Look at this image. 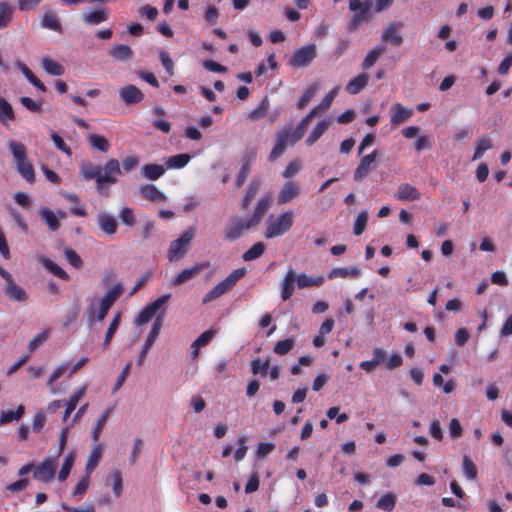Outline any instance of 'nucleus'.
Masks as SVG:
<instances>
[{
	"label": "nucleus",
	"instance_id": "obj_27",
	"mask_svg": "<svg viewBox=\"0 0 512 512\" xmlns=\"http://www.w3.org/2000/svg\"><path fill=\"white\" fill-rule=\"evenodd\" d=\"M25 413L24 405H19L15 411H2L0 413V425L20 420Z\"/></svg>",
	"mask_w": 512,
	"mask_h": 512
},
{
	"label": "nucleus",
	"instance_id": "obj_6",
	"mask_svg": "<svg viewBox=\"0 0 512 512\" xmlns=\"http://www.w3.org/2000/svg\"><path fill=\"white\" fill-rule=\"evenodd\" d=\"M9 146L17 162L19 172L28 182H32V165L25 162L26 149L24 145L15 141H11Z\"/></svg>",
	"mask_w": 512,
	"mask_h": 512
},
{
	"label": "nucleus",
	"instance_id": "obj_56",
	"mask_svg": "<svg viewBox=\"0 0 512 512\" xmlns=\"http://www.w3.org/2000/svg\"><path fill=\"white\" fill-rule=\"evenodd\" d=\"M64 255L67 261L75 268H81L83 266V261L80 256L70 247H66L64 249Z\"/></svg>",
	"mask_w": 512,
	"mask_h": 512
},
{
	"label": "nucleus",
	"instance_id": "obj_7",
	"mask_svg": "<svg viewBox=\"0 0 512 512\" xmlns=\"http://www.w3.org/2000/svg\"><path fill=\"white\" fill-rule=\"evenodd\" d=\"M0 276L5 280L6 285L4 287L5 295L12 301L23 302L28 299V295L24 289L18 286L12 278V275L0 267Z\"/></svg>",
	"mask_w": 512,
	"mask_h": 512
},
{
	"label": "nucleus",
	"instance_id": "obj_55",
	"mask_svg": "<svg viewBox=\"0 0 512 512\" xmlns=\"http://www.w3.org/2000/svg\"><path fill=\"white\" fill-rule=\"evenodd\" d=\"M367 221H368V212L367 211H361L358 214L357 219H356V221L354 223L353 232H354L355 235H360V234L363 233V231L366 228Z\"/></svg>",
	"mask_w": 512,
	"mask_h": 512
},
{
	"label": "nucleus",
	"instance_id": "obj_58",
	"mask_svg": "<svg viewBox=\"0 0 512 512\" xmlns=\"http://www.w3.org/2000/svg\"><path fill=\"white\" fill-rule=\"evenodd\" d=\"M258 190H259V182L258 181H253L250 184V186H249V188L247 190L246 196L244 197V199L242 201L243 209H247L248 208V206L250 205V203L252 202L254 197L257 195Z\"/></svg>",
	"mask_w": 512,
	"mask_h": 512
},
{
	"label": "nucleus",
	"instance_id": "obj_14",
	"mask_svg": "<svg viewBox=\"0 0 512 512\" xmlns=\"http://www.w3.org/2000/svg\"><path fill=\"white\" fill-rule=\"evenodd\" d=\"M300 194V188L295 182H286L278 194V204H286L291 202Z\"/></svg>",
	"mask_w": 512,
	"mask_h": 512
},
{
	"label": "nucleus",
	"instance_id": "obj_57",
	"mask_svg": "<svg viewBox=\"0 0 512 512\" xmlns=\"http://www.w3.org/2000/svg\"><path fill=\"white\" fill-rule=\"evenodd\" d=\"M270 362L268 360L261 362L260 359L253 360L251 362V372L254 375L261 374L262 376H266L268 373Z\"/></svg>",
	"mask_w": 512,
	"mask_h": 512
},
{
	"label": "nucleus",
	"instance_id": "obj_47",
	"mask_svg": "<svg viewBox=\"0 0 512 512\" xmlns=\"http://www.w3.org/2000/svg\"><path fill=\"white\" fill-rule=\"evenodd\" d=\"M120 321H121V314L117 313L114 316L112 322L110 323V325H109V327H108V329L106 331L105 339H104V342H103L104 348H107L109 346L113 335L115 334L116 330L118 329Z\"/></svg>",
	"mask_w": 512,
	"mask_h": 512
},
{
	"label": "nucleus",
	"instance_id": "obj_31",
	"mask_svg": "<svg viewBox=\"0 0 512 512\" xmlns=\"http://www.w3.org/2000/svg\"><path fill=\"white\" fill-rule=\"evenodd\" d=\"M269 207L270 201L268 197L260 199L256 205L253 215L251 216L252 222L258 225L261 222L265 213L268 211Z\"/></svg>",
	"mask_w": 512,
	"mask_h": 512
},
{
	"label": "nucleus",
	"instance_id": "obj_3",
	"mask_svg": "<svg viewBox=\"0 0 512 512\" xmlns=\"http://www.w3.org/2000/svg\"><path fill=\"white\" fill-rule=\"evenodd\" d=\"M195 233L196 228L190 227L181 235V237L171 243L168 250V258L170 261L179 260L185 256Z\"/></svg>",
	"mask_w": 512,
	"mask_h": 512
},
{
	"label": "nucleus",
	"instance_id": "obj_9",
	"mask_svg": "<svg viewBox=\"0 0 512 512\" xmlns=\"http://www.w3.org/2000/svg\"><path fill=\"white\" fill-rule=\"evenodd\" d=\"M292 127H284L277 133L275 145L269 155V161H275L278 159L285 151L290 141L292 140Z\"/></svg>",
	"mask_w": 512,
	"mask_h": 512
},
{
	"label": "nucleus",
	"instance_id": "obj_33",
	"mask_svg": "<svg viewBox=\"0 0 512 512\" xmlns=\"http://www.w3.org/2000/svg\"><path fill=\"white\" fill-rule=\"evenodd\" d=\"M142 174L149 180H157L160 178L165 169L162 165L158 164H147L142 167Z\"/></svg>",
	"mask_w": 512,
	"mask_h": 512
},
{
	"label": "nucleus",
	"instance_id": "obj_37",
	"mask_svg": "<svg viewBox=\"0 0 512 512\" xmlns=\"http://www.w3.org/2000/svg\"><path fill=\"white\" fill-rule=\"evenodd\" d=\"M200 271H201V268L199 266L184 269L179 275H177L175 277L172 284L174 286H180L181 284L185 283L186 281L194 278Z\"/></svg>",
	"mask_w": 512,
	"mask_h": 512
},
{
	"label": "nucleus",
	"instance_id": "obj_45",
	"mask_svg": "<svg viewBox=\"0 0 512 512\" xmlns=\"http://www.w3.org/2000/svg\"><path fill=\"white\" fill-rule=\"evenodd\" d=\"M13 14V7L7 2H0V29L7 26Z\"/></svg>",
	"mask_w": 512,
	"mask_h": 512
},
{
	"label": "nucleus",
	"instance_id": "obj_49",
	"mask_svg": "<svg viewBox=\"0 0 512 512\" xmlns=\"http://www.w3.org/2000/svg\"><path fill=\"white\" fill-rule=\"evenodd\" d=\"M492 148V142L488 137H483L477 141L476 149L473 155V160L480 159L483 154Z\"/></svg>",
	"mask_w": 512,
	"mask_h": 512
},
{
	"label": "nucleus",
	"instance_id": "obj_39",
	"mask_svg": "<svg viewBox=\"0 0 512 512\" xmlns=\"http://www.w3.org/2000/svg\"><path fill=\"white\" fill-rule=\"evenodd\" d=\"M318 84L314 83L308 87L303 96L297 102V109L301 110L315 97L318 92Z\"/></svg>",
	"mask_w": 512,
	"mask_h": 512
},
{
	"label": "nucleus",
	"instance_id": "obj_42",
	"mask_svg": "<svg viewBox=\"0 0 512 512\" xmlns=\"http://www.w3.org/2000/svg\"><path fill=\"white\" fill-rule=\"evenodd\" d=\"M360 273V269L358 267H353L351 269L348 268H335L333 269L328 277L330 279L341 277V278H347V277H357Z\"/></svg>",
	"mask_w": 512,
	"mask_h": 512
},
{
	"label": "nucleus",
	"instance_id": "obj_52",
	"mask_svg": "<svg viewBox=\"0 0 512 512\" xmlns=\"http://www.w3.org/2000/svg\"><path fill=\"white\" fill-rule=\"evenodd\" d=\"M395 503H396L395 495L392 494V493H388V494L382 496L378 500L376 506L379 509H382V510H385V511H391L395 507Z\"/></svg>",
	"mask_w": 512,
	"mask_h": 512
},
{
	"label": "nucleus",
	"instance_id": "obj_43",
	"mask_svg": "<svg viewBox=\"0 0 512 512\" xmlns=\"http://www.w3.org/2000/svg\"><path fill=\"white\" fill-rule=\"evenodd\" d=\"M265 250V245L262 242H258L254 244L251 248H249L243 255L242 259L244 261H252L259 258Z\"/></svg>",
	"mask_w": 512,
	"mask_h": 512
},
{
	"label": "nucleus",
	"instance_id": "obj_5",
	"mask_svg": "<svg viewBox=\"0 0 512 512\" xmlns=\"http://www.w3.org/2000/svg\"><path fill=\"white\" fill-rule=\"evenodd\" d=\"M293 220V212L286 211L282 213L276 220L269 223L265 237L269 239L283 235L292 227Z\"/></svg>",
	"mask_w": 512,
	"mask_h": 512
},
{
	"label": "nucleus",
	"instance_id": "obj_20",
	"mask_svg": "<svg viewBox=\"0 0 512 512\" xmlns=\"http://www.w3.org/2000/svg\"><path fill=\"white\" fill-rule=\"evenodd\" d=\"M369 81V76L365 73L359 74L352 80L348 82L346 85V90L350 94H358L361 90H363Z\"/></svg>",
	"mask_w": 512,
	"mask_h": 512
},
{
	"label": "nucleus",
	"instance_id": "obj_25",
	"mask_svg": "<svg viewBox=\"0 0 512 512\" xmlns=\"http://www.w3.org/2000/svg\"><path fill=\"white\" fill-rule=\"evenodd\" d=\"M98 223H99L100 229L107 235H113L117 231V222H116L115 218L110 215H107V214L99 215Z\"/></svg>",
	"mask_w": 512,
	"mask_h": 512
},
{
	"label": "nucleus",
	"instance_id": "obj_28",
	"mask_svg": "<svg viewBox=\"0 0 512 512\" xmlns=\"http://www.w3.org/2000/svg\"><path fill=\"white\" fill-rule=\"evenodd\" d=\"M39 261L43 264V266L53 275L57 276L62 280H69V275L59 267L55 262L46 257H40Z\"/></svg>",
	"mask_w": 512,
	"mask_h": 512
},
{
	"label": "nucleus",
	"instance_id": "obj_21",
	"mask_svg": "<svg viewBox=\"0 0 512 512\" xmlns=\"http://www.w3.org/2000/svg\"><path fill=\"white\" fill-rule=\"evenodd\" d=\"M295 280V272L293 270H289L282 281L281 297L284 301L288 300L293 295Z\"/></svg>",
	"mask_w": 512,
	"mask_h": 512
},
{
	"label": "nucleus",
	"instance_id": "obj_35",
	"mask_svg": "<svg viewBox=\"0 0 512 512\" xmlns=\"http://www.w3.org/2000/svg\"><path fill=\"white\" fill-rule=\"evenodd\" d=\"M75 457H76V454L74 451L70 452L64 459V462H63V465H62V468L58 474V480L63 482L65 481L69 474H70V471L74 465V462H75Z\"/></svg>",
	"mask_w": 512,
	"mask_h": 512
},
{
	"label": "nucleus",
	"instance_id": "obj_59",
	"mask_svg": "<svg viewBox=\"0 0 512 512\" xmlns=\"http://www.w3.org/2000/svg\"><path fill=\"white\" fill-rule=\"evenodd\" d=\"M111 412H112V409L108 408L105 410L103 415L99 418L97 425L92 432V437H93L94 441L99 440L100 433H101L103 427L105 426L107 419L110 416Z\"/></svg>",
	"mask_w": 512,
	"mask_h": 512
},
{
	"label": "nucleus",
	"instance_id": "obj_4",
	"mask_svg": "<svg viewBox=\"0 0 512 512\" xmlns=\"http://www.w3.org/2000/svg\"><path fill=\"white\" fill-rule=\"evenodd\" d=\"M257 225L250 218L233 217L224 230L225 240L235 241L240 238L244 231L250 230Z\"/></svg>",
	"mask_w": 512,
	"mask_h": 512
},
{
	"label": "nucleus",
	"instance_id": "obj_61",
	"mask_svg": "<svg viewBox=\"0 0 512 512\" xmlns=\"http://www.w3.org/2000/svg\"><path fill=\"white\" fill-rule=\"evenodd\" d=\"M7 209L9 211L10 215L13 217V219L18 224L19 228L22 231L27 232L28 231V224L25 221V219L21 216V214L15 208L8 207Z\"/></svg>",
	"mask_w": 512,
	"mask_h": 512
},
{
	"label": "nucleus",
	"instance_id": "obj_38",
	"mask_svg": "<svg viewBox=\"0 0 512 512\" xmlns=\"http://www.w3.org/2000/svg\"><path fill=\"white\" fill-rule=\"evenodd\" d=\"M310 121H311V118L307 115L300 121V123L297 125V127L294 130H292L293 135H292V140L290 141L291 145L295 144L297 141L302 139V137L304 136V134L307 130V127H308Z\"/></svg>",
	"mask_w": 512,
	"mask_h": 512
},
{
	"label": "nucleus",
	"instance_id": "obj_11",
	"mask_svg": "<svg viewBox=\"0 0 512 512\" xmlns=\"http://www.w3.org/2000/svg\"><path fill=\"white\" fill-rule=\"evenodd\" d=\"M115 174H121L120 163L117 159H110L103 168H101V177L98 179V190H102L104 183L114 184L117 179Z\"/></svg>",
	"mask_w": 512,
	"mask_h": 512
},
{
	"label": "nucleus",
	"instance_id": "obj_40",
	"mask_svg": "<svg viewBox=\"0 0 512 512\" xmlns=\"http://www.w3.org/2000/svg\"><path fill=\"white\" fill-rule=\"evenodd\" d=\"M88 141L93 148L98 149L101 152L106 153L109 150V143L104 136L91 134L88 137Z\"/></svg>",
	"mask_w": 512,
	"mask_h": 512
},
{
	"label": "nucleus",
	"instance_id": "obj_62",
	"mask_svg": "<svg viewBox=\"0 0 512 512\" xmlns=\"http://www.w3.org/2000/svg\"><path fill=\"white\" fill-rule=\"evenodd\" d=\"M89 483H90V475H88L86 473V475L76 485V487L72 493L73 496L83 495L87 491V489L89 487Z\"/></svg>",
	"mask_w": 512,
	"mask_h": 512
},
{
	"label": "nucleus",
	"instance_id": "obj_29",
	"mask_svg": "<svg viewBox=\"0 0 512 512\" xmlns=\"http://www.w3.org/2000/svg\"><path fill=\"white\" fill-rule=\"evenodd\" d=\"M108 19V11L104 8L90 11L83 15V20L90 24H99Z\"/></svg>",
	"mask_w": 512,
	"mask_h": 512
},
{
	"label": "nucleus",
	"instance_id": "obj_41",
	"mask_svg": "<svg viewBox=\"0 0 512 512\" xmlns=\"http://www.w3.org/2000/svg\"><path fill=\"white\" fill-rule=\"evenodd\" d=\"M462 467L464 475L467 477V479L475 480L477 478V467L469 456H463Z\"/></svg>",
	"mask_w": 512,
	"mask_h": 512
},
{
	"label": "nucleus",
	"instance_id": "obj_63",
	"mask_svg": "<svg viewBox=\"0 0 512 512\" xmlns=\"http://www.w3.org/2000/svg\"><path fill=\"white\" fill-rule=\"evenodd\" d=\"M120 219L124 224L128 226H133L135 224L134 214L130 208L125 207L121 210Z\"/></svg>",
	"mask_w": 512,
	"mask_h": 512
},
{
	"label": "nucleus",
	"instance_id": "obj_30",
	"mask_svg": "<svg viewBox=\"0 0 512 512\" xmlns=\"http://www.w3.org/2000/svg\"><path fill=\"white\" fill-rule=\"evenodd\" d=\"M101 457L102 447L101 445H97L93 448L92 452L90 453V456L85 466V473L91 475V473L96 469Z\"/></svg>",
	"mask_w": 512,
	"mask_h": 512
},
{
	"label": "nucleus",
	"instance_id": "obj_60",
	"mask_svg": "<svg viewBox=\"0 0 512 512\" xmlns=\"http://www.w3.org/2000/svg\"><path fill=\"white\" fill-rule=\"evenodd\" d=\"M51 139L54 143V145L56 146L57 149H59L60 151H62L63 153H65L67 156H71L72 155V151L71 149L65 144V142L63 141L62 137L52 131L51 132Z\"/></svg>",
	"mask_w": 512,
	"mask_h": 512
},
{
	"label": "nucleus",
	"instance_id": "obj_23",
	"mask_svg": "<svg viewBox=\"0 0 512 512\" xmlns=\"http://www.w3.org/2000/svg\"><path fill=\"white\" fill-rule=\"evenodd\" d=\"M41 24L43 28L50 29V30H61V24L59 21V18L53 10L47 9L42 18H41Z\"/></svg>",
	"mask_w": 512,
	"mask_h": 512
},
{
	"label": "nucleus",
	"instance_id": "obj_18",
	"mask_svg": "<svg viewBox=\"0 0 512 512\" xmlns=\"http://www.w3.org/2000/svg\"><path fill=\"white\" fill-rule=\"evenodd\" d=\"M420 193L418 192V190L408 184V183H403L401 185H399L398 187V190H397V193L395 194V197L399 200H409V201H415V200H418L420 198Z\"/></svg>",
	"mask_w": 512,
	"mask_h": 512
},
{
	"label": "nucleus",
	"instance_id": "obj_16",
	"mask_svg": "<svg viewBox=\"0 0 512 512\" xmlns=\"http://www.w3.org/2000/svg\"><path fill=\"white\" fill-rule=\"evenodd\" d=\"M377 157V150H374L371 154L365 155L357 166L354 173V180L360 181L367 176L370 172V165L375 161Z\"/></svg>",
	"mask_w": 512,
	"mask_h": 512
},
{
	"label": "nucleus",
	"instance_id": "obj_51",
	"mask_svg": "<svg viewBox=\"0 0 512 512\" xmlns=\"http://www.w3.org/2000/svg\"><path fill=\"white\" fill-rule=\"evenodd\" d=\"M190 160V156L188 154H178L168 158L166 161V165L169 168H182L184 167Z\"/></svg>",
	"mask_w": 512,
	"mask_h": 512
},
{
	"label": "nucleus",
	"instance_id": "obj_44",
	"mask_svg": "<svg viewBox=\"0 0 512 512\" xmlns=\"http://www.w3.org/2000/svg\"><path fill=\"white\" fill-rule=\"evenodd\" d=\"M81 173L86 179H95L98 184V179L101 177V167L93 164H84L81 167Z\"/></svg>",
	"mask_w": 512,
	"mask_h": 512
},
{
	"label": "nucleus",
	"instance_id": "obj_13",
	"mask_svg": "<svg viewBox=\"0 0 512 512\" xmlns=\"http://www.w3.org/2000/svg\"><path fill=\"white\" fill-rule=\"evenodd\" d=\"M121 100L127 104H137L144 99V94L134 85H126L119 90Z\"/></svg>",
	"mask_w": 512,
	"mask_h": 512
},
{
	"label": "nucleus",
	"instance_id": "obj_15",
	"mask_svg": "<svg viewBox=\"0 0 512 512\" xmlns=\"http://www.w3.org/2000/svg\"><path fill=\"white\" fill-rule=\"evenodd\" d=\"M412 109L406 108L399 103L393 104L390 109L391 124L393 126L400 125L412 116Z\"/></svg>",
	"mask_w": 512,
	"mask_h": 512
},
{
	"label": "nucleus",
	"instance_id": "obj_34",
	"mask_svg": "<svg viewBox=\"0 0 512 512\" xmlns=\"http://www.w3.org/2000/svg\"><path fill=\"white\" fill-rule=\"evenodd\" d=\"M132 54L131 48L124 44L115 45L110 51V55L119 61H126L130 59Z\"/></svg>",
	"mask_w": 512,
	"mask_h": 512
},
{
	"label": "nucleus",
	"instance_id": "obj_12",
	"mask_svg": "<svg viewBox=\"0 0 512 512\" xmlns=\"http://www.w3.org/2000/svg\"><path fill=\"white\" fill-rule=\"evenodd\" d=\"M56 458H48L34 469V478L43 482H50L55 477Z\"/></svg>",
	"mask_w": 512,
	"mask_h": 512
},
{
	"label": "nucleus",
	"instance_id": "obj_53",
	"mask_svg": "<svg viewBox=\"0 0 512 512\" xmlns=\"http://www.w3.org/2000/svg\"><path fill=\"white\" fill-rule=\"evenodd\" d=\"M14 112L12 106L2 97H0V121L13 120Z\"/></svg>",
	"mask_w": 512,
	"mask_h": 512
},
{
	"label": "nucleus",
	"instance_id": "obj_50",
	"mask_svg": "<svg viewBox=\"0 0 512 512\" xmlns=\"http://www.w3.org/2000/svg\"><path fill=\"white\" fill-rule=\"evenodd\" d=\"M268 109H269V100L267 97H265L262 99L259 106L249 113L248 118L250 120H258L266 115Z\"/></svg>",
	"mask_w": 512,
	"mask_h": 512
},
{
	"label": "nucleus",
	"instance_id": "obj_10",
	"mask_svg": "<svg viewBox=\"0 0 512 512\" xmlns=\"http://www.w3.org/2000/svg\"><path fill=\"white\" fill-rule=\"evenodd\" d=\"M316 56V47L314 44L307 45L295 51L289 63L293 67H305L311 63Z\"/></svg>",
	"mask_w": 512,
	"mask_h": 512
},
{
	"label": "nucleus",
	"instance_id": "obj_8",
	"mask_svg": "<svg viewBox=\"0 0 512 512\" xmlns=\"http://www.w3.org/2000/svg\"><path fill=\"white\" fill-rule=\"evenodd\" d=\"M123 290L124 288L121 283H117L107 290V292L104 294L100 301V307L97 313V320H104L114 302L122 295Z\"/></svg>",
	"mask_w": 512,
	"mask_h": 512
},
{
	"label": "nucleus",
	"instance_id": "obj_54",
	"mask_svg": "<svg viewBox=\"0 0 512 512\" xmlns=\"http://www.w3.org/2000/svg\"><path fill=\"white\" fill-rule=\"evenodd\" d=\"M215 330H207L203 332L191 345V348H200L207 345L215 336Z\"/></svg>",
	"mask_w": 512,
	"mask_h": 512
},
{
	"label": "nucleus",
	"instance_id": "obj_1",
	"mask_svg": "<svg viewBox=\"0 0 512 512\" xmlns=\"http://www.w3.org/2000/svg\"><path fill=\"white\" fill-rule=\"evenodd\" d=\"M349 9L354 12V16L350 22V28L356 30L363 22H370L375 12L372 0H349Z\"/></svg>",
	"mask_w": 512,
	"mask_h": 512
},
{
	"label": "nucleus",
	"instance_id": "obj_2",
	"mask_svg": "<svg viewBox=\"0 0 512 512\" xmlns=\"http://www.w3.org/2000/svg\"><path fill=\"white\" fill-rule=\"evenodd\" d=\"M245 269L239 268L233 270L224 280L219 282L210 292L206 294L203 303L210 302L230 291L236 282L245 275Z\"/></svg>",
	"mask_w": 512,
	"mask_h": 512
},
{
	"label": "nucleus",
	"instance_id": "obj_64",
	"mask_svg": "<svg viewBox=\"0 0 512 512\" xmlns=\"http://www.w3.org/2000/svg\"><path fill=\"white\" fill-rule=\"evenodd\" d=\"M449 432L453 439H458L462 436V427L458 419H451L449 425Z\"/></svg>",
	"mask_w": 512,
	"mask_h": 512
},
{
	"label": "nucleus",
	"instance_id": "obj_32",
	"mask_svg": "<svg viewBox=\"0 0 512 512\" xmlns=\"http://www.w3.org/2000/svg\"><path fill=\"white\" fill-rule=\"evenodd\" d=\"M42 67L48 74L53 76H60L65 72L64 67L60 63L52 60L49 57L43 58Z\"/></svg>",
	"mask_w": 512,
	"mask_h": 512
},
{
	"label": "nucleus",
	"instance_id": "obj_24",
	"mask_svg": "<svg viewBox=\"0 0 512 512\" xmlns=\"http://www.w3.org/2000/svg\"><path fill=\"white\" fill-rule=\"evenodd\" d=\"M386 52L385 44H380L373 48L364 58L362 68L367 70L371 68L379 59V57Z\"/></svg>",
	"mask_w": 512,
	"mask_h": 512
},
{
	"label": "nucleus",
	"instance_id": "obj_19",
	"mask_svg": "<svg viewBox=\"0 0 512 512\" xmlns=\"http://www.w3.org/2000/svg\"><path fill=\"white\" fill-rule=\"evenodd\" d=\"M140 193L143 197L153 202H164L166 200L165 194L152 184L142 185Z\"/></svg>",
	"mask_w": 512,
	"mask_h": 512
},
{
	"label": "nucleus",
	"instance_id": "obj_36",
	"mask_svg": "<svg viewBox=\"0 0 512 512\" xmlns=\"http://www.w3.org/2000/svg\"><path fill=\"white\" fill-rule=\"evenodd\" d=\"M296 284L298 288H306L311 286H319L323 283L324 278L322 276H319L317 278H312L307 276L306 274H300L296 275Z\"/></svg>",
	"mask_w": 512,
	"mask_h": 512
},
{
	"label": "nucleus",
	"instance_id": "obj_48",
	"mask_svg": "<svg viewBox=\"0 0 512 512\" xmlns=\"http://www.w3.org/2000/svg\"><path fill=\"white\" fill-rule=\"evenodd\" d=\"M294 345L295 342L291 338L280 340L275 344L273 351L274 353L283 356L288 354L293 349Z\"/></svg>",
	"mask_w": 512,
	"mask_h": 512
},
{
	"label": "nucleus",
	"instance_id": "obj_17",
	"mask_svg": "<svg viewBox=\"0 0 512 512\" xmlns=\"http://www.w3.org/2000/svg\"><path fill=\"white\" fill-rule=\"evenodd\" d=\"M256 158V152L251 151L249 153H246L242 159V166L239 171L238 177L236 179V187H241L248 175L250 174V165L251 162L254 161Z\"/></svg>",
	"mask_w": 512,
	"mask_h": 512
},
{
	"label": "nucleus",
	"instance_id": "obj_22",
	"mask_svg": "<svg viewBox=\"0 0 512 512\" xmlns=\"http://www.w3.org/2000/svg\"><path fill=\"white\" fill-rule=\"evenodd\" d=\"M331 119L320 121L306 139V144L312 146L330 127Z\"/></svg>",
	"mask_w": 512,
	"mask_h": 512
},
{
	"label": "nucleus",
	"instance_id": "obj_46",
	"mask_svg": "<svg viewBox=\"0 0 512 512\" xmlns=\"http://www.w3.org/2000/svg\"><path fill=\"white\" fill-rule=\"evenodd\" d=\"M162 323H163V317L162 315H159L153 326H152V329L146 339V342H145V345L149 346V347H152L155 340L157 339L159 333H160V330H161V327H162Z\"/></svg>",
	"mask_w": 512,
	"mask_h": 512
},
{
	"label": "nucleus",
	"instance_id": "obj_26",
	"mask_svg": "<svg viewBox=\"0 0 512 512\" xmlns=\"http://www.w3.org/2000/svg\"><path fill=\"white\" fill-rule=\"evenodd\" d=\"M39 213L51 231H56L59 229L60 224L58 216L53 211L47 207H41Z\"/></svg>",
	"mask_w": 512,
	"mask_h": 512
}]
</instances>
